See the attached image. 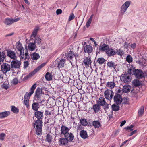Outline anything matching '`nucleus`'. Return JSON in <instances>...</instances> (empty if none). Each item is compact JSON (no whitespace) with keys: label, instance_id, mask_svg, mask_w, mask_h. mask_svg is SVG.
Returning a JSON list of instances; mask_svg holds the SVG:
<instances>
[{"label":"nucleus","instance_id":"obj_1","mask_svg":"<svg viewBox=\"0 0 147 147\" xmlns=\"http://www.w3.org/2000/svg\"><path fill=\"white\" fill-rule=\"evenodd\" d=\"M133 65H129L128 72L130 74H134L135 77L138 79H142L145 77V75L143 71L140 69H135V67H133Z\"/></svg>","mask_w":147,"mask_h":147},{"label":"nucleus","instance_id":"obj_2","mask_svg":"<svg viewBox=\"0 0 147 147\" xmlns=\"http://www.w3.org/2000/svg\"><path fill=\"white\" fill-rule=\"evenodd\" d=\"M16 47L20 52V57L21 58L26 60L28 59L29 55H28V50L27 49L26 50L25 54L24 53V50L22 44L20 42H18L16 44Z\"/></svg>","mask_w":147,"mask_h":147},{"label":"nucleus","instance_id":"obj_3","mask_svg":"<svg viewBox=\"0 0 147 147\" xmlns=\"http://www.w3.org/2000/svg\"><path fill=\"white\" fill-rule=\"evenodd\" d=\"M7 56L13 59L11 62V64H20V61L16 59L17 56L13 51L7 50Z\"/></svg>","mask_w":147,"mask_h":147},{"label":"nucleus","instance_id":"obj_4","mask_svg":"<svg viewBox=\"0 0 147 147\" xmlns=\"http://www.w3.org/2000/svg\"><path fill=\"white\" fill-rule=\"evenodd\" d=\"M42 121L40 120H37L34 123V127L36 129L35 133L37 135L42 134Z\"/></svg>","mask_w":147,"mask_h":147},{"label":"nucleus","instance_id":"obj_5","mask_svg":"<svg viewBox=\"0 0 147 147\" xmlns=\"http://www.w3.org/2000/svg\"><path fill=\"white\" fill-rule=\"evenodd\" d=\"M43 88L38 87L36 90L34 97L36 100H37L38 102L41 104L44 101H41L40 99L42 96V94H44V92H42Z\"/></svg>","mask_w":147,"mask_h":147},{"label":"nucleus","instance_id":"obj_6","mask_svg":"<svg viewBox=\"0 0 147 147\" xmlns=\"http://www.w3.org/2000/svg\"><path fill=\"white\" fill-rule=\"evenodd\" d=\"M37 86V84L35 83L31 87L29 93L26 92L24 95V100H29L30 97L34 93V90Z\"/></svg>","mask_w":147,"mask_h":147},{"label":"nucleus","instance_id":"obj_7","mask_svg":"<svg viewBox=\"0 0 147 147\" xmlns=\"http://www.w3.org/2000/svg\"><path fill=\"white\" fill-rule=\"evenodd\" d=\"M131 74H130L128 72L123 73L121 75V77L122 78V81L124 83H128L130 82L131 81V77L130 75Z\"/></svg>","mask_w":147,"mask_h":147},{"label":"nucleus","instance_id":"obj_8","mask_svg":"<svg viewBox=\"0 0 147 147\" xmlns=\"http://www.w3.org/2000/svg\"><path fill=\"white\" fill-rule=\"evenodd\" d=\"M130 4L131 2L128 1L124 3L121 7L120 14L121 15L124 14Z\"/></svg>","mask_w":147,"mask_h":147},{"label":"nucleus","instance_id":"obj_9","mask_svg":"<svg viewBox=\"0 0 147 147\" xmlns=\"http://www.w3.org/2000/svg\"><path fill=\"white\" fill-rule=\"evenodd\" d=\"M67 62L69 61L71 64H72L74 63V61H76V59L75 57L74 58L75 56L74 53L71 51H70L67 53Z\"/></svg>","mask_w":147,"mask_h":147},{"label":"nucleus","instance_id":"obj_10","mask_svg":"<svg viewBox=\"0 0 147 147\" xmlns=\"http://www.w3.org/2000/svg\"><path fill=\"white\" fill-rule=\"evenodd\" d=\"M104 94L106 99L111 100L113 98L114 92L112 90L107 89L105 91Z\"/></svg>","mask_w":147,"mask_h":147},{"label":"nucleus","instance_id":"obj_11","mask_svg":"<svg viewBox=\"0 0 147 147\" xmlns=\"http://www.w3.org/2000/svg\"><path fill=\"white\" fill-rule=\"evenodd\" d=\"M20 19V18H16L14 19H11L9 18H6L5 19L4 23L6 25H10L15 22L18 21Z\"/></svg>","mask_w":147,"mask_h":147},{"label":"nucleus","instance_id":"obj_12","mask_svg":"<svg viewBox=\"0 0 147 147\" xmlns=\"http://www.w3.org/2000/svg\"><path fill=\"white\" fill-rule=\"evenodd\" d=\"M114 101L117 105L120 104L122 101L121 96L119 94L116 93L114 97Z\"/></svg>","mask_w":147,"mask_h":147},{"label":"nucleus","instance_id":"obj_13","mask_svg":"<svg viewBox=\"0 0 147 147\" xmlns=\"http://www.w3.org/2000/svg\"><path fill=\"white\" fill-rule=\"evenodd\" d=\"M10 65H1V70L4 73H5L10 70Z\"/></svg>","mask_w":147,"mask_h":147},{"label":"nucleus","instance_id":"obj_14","mask_svg":"<svg viewBox=\"0 0 147 147\" xmlns=\"http://www.w3.org/2000/svg\"><path fill=\"white\" fill-rule=\"evenodd\" d=\"M34 115L35 117L38 119L37 120H41L43 117V112L39 111H36L34 112Z\"/></svg>","mask_w":147,"mask_h":147},{"label":"nucleus","instance_id":"obj_15","mask_svg":"<svg viewBox=\"0 0 147 147\" xmlns=\"http://www.w3.org/2000/svg\"><path fill=\"white\" fill-rule=\"evenodd\" d=\"M59 143L60 144L63 145H64L66 146H69L68 144V142L69 141L66 139L65 138H62L59 139Z\"/></svg>","mask_w":147,"mask_h":147},{"label":"nucleus","instance_id":"obj_16","mask_svg":"<svg viewBox=\"0 0 147 147\" xmlns=\"http://www.w3.org/2000/svg\"><path fill=\"white\" fill-rule=\"evenodd\" d=\"M64 136L69 142L72 141L74 139V137L73 134L72 133L69 132L64 135Z\"/></svg>","mask_w":147,"mask_h":147},{"label":"nucleus","instance_id":"obj_17","mask_svg":"<svg viewBox=\"0 0 147 147\" xmlns=\"http://www.w3.org/2000/svg\"><path fill=\"white\" fill-rule=\"evenodd\" d=\"M61 134L64 135L68 133V132L70 129L69 128L64 125H62L61 126Z\"/></svg>","mask_w":147,"mask_h":147},{"label":"nucleus","instance_id":"obj_18","mask_svg":"<svg viewBox=\"0 0 147 147\" xmlns=\"http://www.w3.org/2000/svg\"><path fill=\"white\" fill-rule=\"evenodd\" d=\"M92 47L90 45H86L84 48V52L87 53L89 55L92 52Z\"/></svg>","mask_w":147,"mask_h":147},{"label":"nucleus","instance_id":"obj_19","mask_svg":"<svg viewBox=\"0 0 147 147\" xmlns=\"http://www.w3.org/2000/svg\"><path fill=\"white\" fill-rule=\"evenodd\" d=\"M106 53L109 56H113L115 55L116 52L112 48H108L106 51Z\"/></svg>","mask_w":147,"mask_h":147},{"label":"nucleus","instance_id":"obj_20","mask_svg":"<svg viewBox=\"0 0 147 147\" xmlns=\"http://www.w3.org/2000/svg\"><path fill=\"white\" fill-rule=\"evenodd\" d=\"M6 55L5 53L3 52L0 51V64H1V63L2 62L3 64H7L6 63H4L3 61H4Z\"/></svg>","mask_w":147,"mask_h":147},{"label":"nucleus","instance_id":"obj_21","mask_svg":"<svg viewBox=\"0 0 147 147\" xmlns=\"http://www.w3.org/2000/svg\"><path fill=\"white\" fill-rule=\"evenodd\" d=\"M36 46L35 42H30L28 43V48L29 50L33 51L36 49Z\"/></svg>","mask_w":147,"mask_h":147},{"label":"nucleus","instance_id":"obj_22","mask_svg":"<svg viewBox=\"0 0 147 147\" xmlns=\"http://www.w3.org/2000/svg\"><path fill=\"white\" fill-rule=\"evenodd\" d=\"M67 61V60L62 59H60L57 58L55 61V64H64Z\"/></svg>","mask_w":147,"mask_h":147},{"label":"nucleus","instance_id":"obj_23","mask_svg":"<svg viewBox=\"0 0 147 147\" xmlns=\"http://www.w3.org/2000/svg\"><path fill=\"white\" fill-rule=\"evenodd\" d=\"M106 103L105 98L102 97H100L99 99L97 101V103L100 106L104 105Z\"/></svg>","mask_w":147,"mask_h":147},{"label":"nucleus","instance_id":"obj_24","mask_svg":"<svg viewBox=\"0 0 147 147\" xmlns=\"http://www.w3.org/2000/svg\"><path fill=\"white\" fill-rule=\"evenodd\" d=\"M10 114V112L6 111L0 113V118H3L7 117Z\"/></svg>","mask_w":147,"mask_h":147},{"label":"nucleus","instance_id":"obj_25","mask_svg":"<svg viewBox=\"0 0 147 147\" xmlns=\"http://www.w3.org/2000/svg\"><path fill=\"white\" fill-rule=\"evenodd\" d=\"M109 48V46L108 45L105 44H103L100 46L99 50L102 51H107Z\"/></svg>","mask_w":147,"mask_h":147},{"label":"nucleus","instance_id":"obj_26","mask_svg":"<svg viewBox=\"0 0 147 147\" xmlns=\"http://www.w3.org/2000/svg\"><path fill=\"white\" fill-rule=\"evenodd\" d=\"M131 88V87L130 85H125L123 86L122 90L124 92L127 93L130 92Z\"/></svg>","mask_w":147,"mask_h":147},{"label":"nucleus","instance_id":"obj_27","mask_svg":"<svg viewBox=\"0 0 147 147\" xmlns=\"http://www.w3.org/2000/svg\"><path fill=\"white\" fill-rule=\"evenodd\" d=\"M81 137L83 139H86L88 137V134L86 131L84 130H82L80 133Z\"/></svg>","mask_w":147,"mask_h":147},{"label":"nucleus","instance_id":"obj_28","mask_svg":"<svg viewBox=\"0 0 147 147\" xmlns=\"http://www.w3.org/2000/svg\"><path fill=\"white\" fill-rule=\"evenodd\" d=\"M40 58V56L38 53L36 52L33 53L31 55V58L33 60H36Z\"/></svg>","mask_w":147,"mask_h":147},{"label":"nucleus","instance_id":"obj_29","mask_svg":"<svg viewBox=\"0 0 147 147\" xmlns=\"http://www.w3.org/2000/svg\"><path fill=\"white\" fill-rule=\"evenodd\" d=\"M83 62L84 64H91L92 61L89 57H85L84 58Z\"/></svg>","mask_w":147,"mask_h":147},{"label":"nucleus","instance_id":"obj_30","mask_svg":"<svg viewBox=\"0 0 147 147\" xmlns=\"http://www.w3.org/2000/svg\"><path fill=\"white\" fill-rule=\"evenodd\" d=\"M39 29V27L38 26L36 27L35 28H34L31 34V37L33 36L34 37H35L37 35Z\"/></svg>","mask_w":147,"mask_h":147},{"label":"nucleus","instance_id":"obj_31","mask_svg":"<svg viewBox=\"0 0 147 147\" xmlns=\"http://www.w3.org/2000/svg\"><path fill=\"white\" fill-rule=\"evenodd\" d=\"M133 86L136 87L140 86L141 84L140 82L137 79L134 80L132 82Z\"/></svg>","mask_w":147,"mask_h":147},{"label":"nucleus","instance_id":"obj_32","mask_svg":"<svg viewBox=\"0 0 147 147\" xmlns=\"http://www.w3.org/2000/svg\"><path fill=\"white\" fill-rule=\"evenodd\" d=\"M39 104L37 102H34L32 105V108L34 111H37L39 108Z\"/></svg>","mask_w":147,"mask_h":147},{"label":"nucleus","instance_id":"obj_33","mask_svg":"<svg viewBox=\"0 0 147 147\" xmlns=\"http://www.w3.org/2000/svg\"><path fill=\"white\" fill-rule=\"evenodd\" d=\"M100 106L98 104H94L93 105V109L95 113L98 112L100 110Z\"/></svg>","mask_w":147,"mask_h":147},{"label":"nucleus","instance_id":"obj_34","mask_svg":"<svg viewBox=\"0 0 147 147\" xmlns=\"http://www.w3.org/2000/svg\"><path fill=\"white\" fill-rule=\"evenodd\" d=\"M45 78L47 80L50 81L52 79V74L47 72L45 75Z\"/></svg>","mask_w":147,"mask_h":147},{"label":"nucleus","instance_id":"obj_35","mask_svg":"<svg viewBox=\"0 0 147 147\" xmlns=\"http://www.w3.org/2000/svg\"><path fill=\"white\" fill-rule=\"evenodd\" d=\"M106 86L107 87L112 89L114 88L115 86V82H108L107 83Z\"/></svg>","mask_w":147,"mask_h":147},{"label":"nucleus","instance_id":"obj_36","mask_svg":"<svg viewBox=\"0 0 147 147\" xmlns=\"http://www.w3.org/2000/svg\"><path fill=\"white\" fill-rule=\"evenodd\" d=\"M44 65H40L36 68L33 71L31 72V73L33 75H34L36 72L43 67Z\"/></svg>","mask_w":147,"mask_h":147},{"label":"nucleus","instance_id":"obj_37","mask_svg":"<svg viewBox=\"0 0 147 147\" xmlns=\"http://www.w3.org/2000/svg\"><path fill=\"white\" fill-rule=\"evenodd\" d=\"M93 125L95 128H99L101 126V124L98 121H94L93 122Z\"/></svg>","mask_w":147,"mask_h":147},{"label":"nucleus","instance_id":"obj_38","mask_svg":"<svg viewBox=\"0 0 147 147\" xmlns=\"http://www.w3.org/2000/svg\"><path fill=\"white\" fill-rule=\"evenodd\" d=\"M52 139V135L49 133L46 136V140L49 143L51 142Z\"/></svg>","mask_w":147,"mask_h":147},{"label":"nucleus","instance_id":"obj_39","mask_svg":"<svg viewBox=\"0 0 147 147\" xmlns=\"http://www.w3.org/2000/svg\"><path fill=\"white\" fill-rule=\"evenodd\" d=\"M93 15L92 14L91 15V16H90L87 22L86 26L87 28H88L89 27L91 23V22L92 21L93 17Z\"/></svg>","mask_w":147,"mask_h":147},{"label":"nucleus","instance_id":"obj_40","mask_svg":"<svg viewBox=\"0 0 147 147\" xmlns=\"http://www.w3.org/2000/svg\"><path fill=\"white\" fill-rule=\"evenodd\" d=\"M112 110L114 111H117L119 110L120 107L119 105H116L115 104H113L112 106Z\"/></svg>","mask_w":147,"mask_h":147},{"label":"nucleus","instance_id":"obj_41","mask_svg":"<svg viewBox=\"0 0 147 147\" xmlns=\"http://www.w3.org/2000/svg\"><path fill=\"white\" fill-rule=\"evenodd\" d=\"M80 123L84 126L87 125L88 124L87 120L85 119H80Z\"/></svg>","mask_w":147,"mask_h":147},{"label":"nucleus","instance_id":"obj_42","mask_svg":"<svg viewBox=\"0 0 147 147\" xmlns=\"http://www.w3.org/2000/svg\"><path fill=\"white\" fill-rule=\"evenodd\" d=\"M11 111L15 113H18L19 112V109L15 106H12L11 107Z\"/></svg>","mask_w":147,"mask_h":147},{"label":"nucleus","instance_id":"obj_43","mask_svg":"<svg viewBox=\"0 0 147 147\" xmlns=\"http://www.w3.org/2000/svg\"><path fill=\"white\" fill-rule=\"evenodd\" d=\"M41 39L39 37H35V43H36L38 45H40L41 43Z\"/></svg>","mask_w":147,"mask_h":147},{"label":"nucleus","instance_id":"obj_44","mask_svg":"<svg viewBox=\"0 0 147 147\" xmlns=\"http://www.w3.org/2000/svg\"><path fill=\"white\" fill-rule=\"evenodd\" d=\"M133 59L131 56L130 55H128L127 56L126 58V61L129 63H130L132 62Z\"/></svg>","mask_w":147,"mask_h":147},{"label":"nucleus","instance_id":"obj_45","mask_svg":"<svg viewBox=\"0 0 147 147\" xmlns=\"http://www.w3.org/2000/svg\"><path fill=\"white\" fill-rule=\"evenodd\" d=\"M97 62L100 64L105 63V60L103 58H99L97 61Z\"/></svg>","mask_w":147,"mask_h":147},{"label":"nucleus","instance_id":"obj_46","mask_svg":"<svg viewBox=\"0 0 147 147\" xmlns=\"http://www.w3.org/2000/svg\"><path fill=\"white\" fill-rule=\"evenodd\" d=\"M146 60L144 58H142L139 60L138 63L140 64H144L146 63Z\"/></svg>","mask_w":147,"mask_h":147},{"label":"nucleus","instance_id":"obj_47","mask_svg":"<svg viewBox=\"0 0 147 147\" xmlns=\"http://www.w3.org/2000/svg\"><path fill=\"white\" fill-rule=\"evenodd\" d=\"M144 107L142 106L138 111V114L140 116H142L144 113Z\"/></svg>","mask_w":147,"mask_h":147},{"label":"nucleus","instance_id":"obj_48","mask_svg":"<svg viewBox=\"0 0 147 147\" xmlns=\"http://www.w3.org/2000/svg\"><path fill=\"white\" fill-rule=\"evenodd\" d=\"M134 127L133 125H131L130 126H127L124 128V129L128 131H131L133 130L132 128Z\"/></svg>","mask_w":147,"mask_h":147},{"label":"nucleus","instance_id":"obj_49","mask_svg":"<svg viewBox=\"0 0 147 147\" xmlns=\"http://www.w3.org/2000/svg\"><path fill=\"white\" fill-rule=\"evenodd\" d=\"M33 75L32 74V73L31 72L29 74L23 78V80L24 81L27 80Z\"/></svg>","mask_w":147,"mask_h":147},{"label":"nucleus","instance_id":"obj_50","mask_svg":"<svg viewBox=\"0 0 147 147\" xmlns=\"http://www.w3.org/2000/svg\"><path fill=\"white\" fill-rule=\"evenodd\" d=\"M18 80L17 78H15L11 82L14 85H16L18 84Z\"/></svg>","mask_w":147,"mask_h":147},{"label":"nucleus","instance_id":"obj_51","mask_svg":"<svg viewBox=\"0 0 147 147\" xmlns=\"http://www.w3.org/2000/svg\"><path fill=\"white\" fill-rule=\"evenodd\" d=\"M102 106H103V108L105 110H107L109 107V104L107 103H105V105Z\"/></svg>","mask_w":147,"mask_h":147},{"label":"nucleus","instance_id":"obj_52","mask_svg":"<svg viewBox=\"0 0 147 147\" xmlns=\"http://www.w3.org/2000/svg\"><path fill=\"white\" fill-rule=\"evenodd\" d=\"M20 65H11V67L12 69V70H13V68H19Z\"/></svg>","mask_w":147,"mask_h":147},{"label":"nucleus","instance_id":"obj_53","mask_svg":"<svg viewBox=\"0 0 147 147\" xmlns=\"http://www.w3.org/2000/svg\"><path fill=\"white\" fill-rule=\"evenodd\" d=\"M74 15L73 13H72L71 14H70L69 18V21H70L72 20L74 18Z\"/></svg>","mask_w":147,"mask_h":147},{"label":"nucleus","instance_id":"obj_54","mask_svg":"<svg viewBox=\"0 0 147 147\" xmlns=\"http://www.w3.org/2000/svg\"><path fill=\"white\" fill-rule=\"evenodd\" d=\"M5 134L3 133H2L0 134V139L1 140H3L4 139V137Z\"/></svg>","mask_w":147,"mask_h":147},{"label":"nucleus","instance_id":"obj_55","mask_svg":"<svg viewBox=\"0 0 147 147\" xmlns=\"http://www.w3.org/2000/svg\"><path fill=\"white\" fill-rule=\"evenodd\" d=\"M91 65H85V66L86 68H88L90 71L91 70L92 71V69Z\"/></svg>","mask_w":147,"mask_h":147},{"label":"nucleus","instance_id":"obj_56","mask_svg":"<svg viewBox=\"0 0 147 147\" xmlns=\"http://www.w3.org/2000/svg\"><path fill=\"white\" fill-rule=\"evenodd\" d=\"M123 100V104H127L128 103L127 99V98H123V99H122V101Z\"/></svg>","mask_w":147,"mask_h":147},{"label":"nucleus","instance_id":"obj_57","mask_svg":"<svg viewBox=\"0 0 147 147\" xmlns=\"http://www.w3.org/2000/svg\"><path fill=\"white\" fill-rule=\"evenodd\" d=\"M51 115V113L50 111H49L47 110L45 111V115L47 116V115Z\"/></svg>","mask_w":147,"mask_h":147},{"label":"nucleus","instance_id":"obj_58","mask_svg":"<svg viewBox=\"0 0 147 147\" xmlns=\"http://www.w3.org/2000/svg\"><path fill=\"white\" fill-rule=\"evenodd\" d=\"M24 104L27 107H29V105L28 104V100H24Z\"/></svg>","mask_w":147,"mask_h":147},{"label":"nucleus","instance_id":"obj_59","mask_svg":"<svg viewBox=\"0 0 147 147\" xmlns=\"http://www.w3.org/2000/svg\"><path fill=\"white\" fill-rule=\"evenodd\" d=\"M62 13V11L60 9H58L56 11V14L57 15L61 14Z\"/></svg>","mask_w":147,"mask_h":147},{"label":"nucleus","instance_id":"obj_60","mask_svg":"<svg viewBox=\"0 0 147 147\" xmlns=\"http://www.w3.org/2000/svg\"><path fill=\"white\" fill-rule=\"evenodd\" d=\"M136 47V44L135 43H134L131 45V48H132L133 49H134Z\"/></svg>","mask_w":147,"mask_h":147},{"label":"nucleus","instance_id":"obj_61","mask_svg":"<svg viewBox=\"0 0 147 147\" xmlns=\"http://www.w3.org/2000/svg\"><path fill=\"white\" fill-rule=\"evenodd\" d=\"M2 87L3 88H4L6 90L8 88V85L5 84H4L3 85Z\"/></svg>","mask_w":147,"mask_h":147},{"label":"nucleus","instance_id":"obj_62","mask_svg":"<svg viewBox=\"0 0 147 147\" xmlns=\"http://www.w3.org/2000/svg\"><path fill=\"white\" fill-rule=\"evenodd\" d=\"M136 132V130H134V131H132L129 135V136H131L133 134H134Z\"/></svg>","mask_w":147,"mask_h":147},{"label":"nucleus","instance_id":"obj_63","mask_svg":"<svg viewBox=\"0 0 147 147\" xmlns=\"http://www.w3.org/2000/svg\"><path fill=\"white\" fill-rule=\"evenodd\" d=\"M125 123L126 121L125 120L122 121L120 125V126L121 127L123 126L125 124Z\"/></svg>","mask_w":147,"mask_h":147},{"label":"nucleus","instance_id":"obj_64","mask_svg":"<svg viewBox=\"0 0 147 147\" xmlns=\"http://www.w3.org/2000/svg\"><path fill=\"white\" fill-rule=\"evenodd\" d=\"M108 67H113V68H115L116 65H107Z\"/></svg>","mask_w":147,"mask_h":147}]
</instances>
